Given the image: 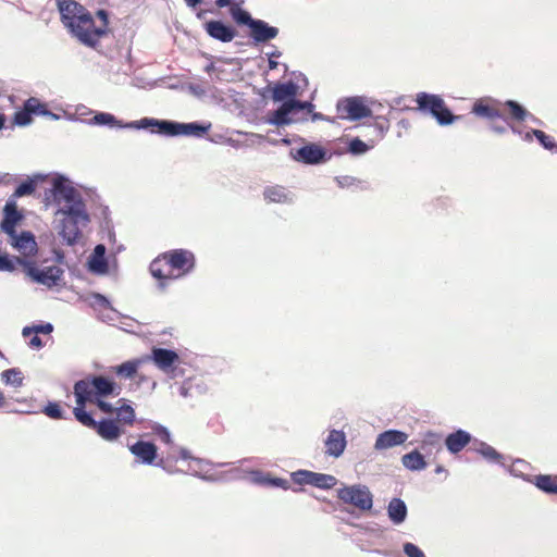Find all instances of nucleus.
Segmentation results:
<instances>
[{
	"mask_svg": "<svg viewBox=\"0 0 557 557\" xmlns=\"http://www.w3.org/2000/svg\"><path fill=\"white\" fill-rule=\"evenodd\" d=\"M75 408L85 409L88 403L94 404L103 413H112L113 405L106 401L109 396H119L121 387L112 379L104 375H88L75 382L73 387Z\"/></svg>",
	"mask_w": 557,
	"mask_h": 557,
	"instance_id": "1",
	"label": "nucleus"
},
{
	"mask_svg": "<svg viewBox=\"0 0 557 557\" xmlns=\"http://www.w3.org/2000/svg\"><path fill=\"white\" fill-rule=\"evenodd\" d=\"M90 218L87 209H70L54 212V230L69 246H74L82 236V228L87 226Z\"/></svg>",
	"mask_w": 557,
	"mask_h": 557,
	"instance_id": "2",
	"label": "nucleus"
},
{
	"mask_svg": "<svg viewBox=\"0 0 557 557\" xmlns=\"http://www.w3.org/2000/svg\"><path fill=\"white\" fill-rule=\"evenodd\" d=\"M230 14L236 24L249 28V36L256 45L268 42L278 35L277 27L271 26L263 20L253 18L251 14L239 4L232 5Z\"/></svg>",
	"mask_w": 557,
	"mask_h": 557,
	"instance_id": "3",
	"label": "nucleus"
},
{
	"mask_svg": "<svg viewBox=\"0 0 557 557\" xmlns=\"http://www.w3.org/2000/svg\"><path fill=\"white\" fill-rule=\"evenodd\" d=\"M147 125V129L154 127L156 132L163 136L175 137V136H188V137H197L200 138L205 134L209 132L211 128V123H199V122H190V123H181L171 120H158L153 117H148V121L145 123Z\"/></svg>",
	"mask_w": 557,
	"mask_h": 557,
	"instance_id": "4",
	"label": "nucleus"
},
{
	"mask_svg": "<svg viewBox=\"0 0 557 557\" xmlns=\"http://www.w3.org/2000/svg\"><path fill=\"white\" fill-rule=\"evenodd\" d=\"M50 194L53 202L58 206L55 212L86 208L81 193L63 175H58L52 180Z\"/></svg>",
	"mask_w": 557,
	"mask_h": 557,
	"instance_id": "5",
	"label": "nucleus"
},
{
	"mask_svg": "<svg viewBox=\"0 0 557 557\" xmlns=\"http://www.w3.org/2000/svg\"><path fill=\"white\" fill-rule=\"evenodd\" d=\"M73 414L81 424L95 430L96 433L107 442H115L124 433L122 426L119 425L115 419L103 418L97 421L92 418L91 413L81 408H74Z\"/></svg>",
	"mask_w": 557,
	"mask_h": 557,
	"instance_id": "6",
	"label": "nucleus"
},
{
	"mask_svg": "<svg viewBox=\"0 0 557 557\" xmlns=\"http://www.w3.org/2000/svg\"><path fill=\"white\" fill-rule=\"evenodd\" d=\"M337 497L359 510H370L373 506V495L369 487L361 484L345 486L337 491Z\"/></svg>",
	"mask_w": 557,
	"mask_h": 557,
	"instance_id": "7",
	"label": "nucleus"
},
{
	"mask_svg": "<svg viewBox=\"0 0 557 557\" xmlns=\"http://www.w3.org/2000/svg\"><path fill=\"white\" fill-rule=\"evenodd\" d=\"M24 269L25 273L32 278V281L48 288L58 286L64 274V270L58 265H50L38 269L28 261L24 262Z\"/></svg>",
	"mask_w": 557,
	"mask_h": 557,
	"instance_id": "8",
	"label": "nucleus"
},
{
	"mask_svg": "<svg viewBox=\"0 0 557 557\" xmlns=\"http://www.w3.org/2000/svg\"><path fill=\"white\" fill-rule=\"evenodd\" d=\"M296 79L302 83L300 86L298 83L293 81H287L284 83H277L274 85L272 89V100L274 102L282 103H292L296 100L297 96L300 94V89H304L308 86V78L302 73H294Z\"/></svg>",
	"mask_w": 557,
	"mask_h": 557,
	"instance_id": "9",
	"label": "nucleus"
},
{
	"mask_svg": "<svg viewBox=\"0 0 557 557\" xmlns=\"http://www.w3.org/2000/svg\"><path fill=\"white\" fill-rule=\"evenodd\" d=\"M63 24L70 28L78 22H90V13L74 0H57Z\"/></svg>",
	"mask_w": 557,
	"mask_h": 557,
	"instance_id": "10",
	"label": "nucleus"
},
{
	"mask_svg": "<svg viewBox=\"0 0 557 557\" xmlns=\"http://www.w3.org/2000/svg\"><path fill=\"white\" fill-rule=\"evenodd\" d=\"M290 476L296 484L312 485L322 490H330L337 483V479L334 475L309 470H297L292 472Z\"/></svg>",
	"mask_w": 557,
	"mask_h": 557,
	"instance_id": "11",
	"label": "nucleus"
},
{
	"mask_svg": "<svg viewBox=\"0 0 557 557\" xmlns=\"http://www.w3.org/2000/svg\"><path fill=\"white\" fill-rule=\"evenodd\" d=\"M129 451L136 457L137 461L143 465L152 466L158 457V447L152 442L137 441L129 446ZM157 467H161L169 473L173 471L168 469L164 465L163 459L156 463Z\"/></svg>",
	"mask_w": 557,
	"mask_h": 557,
	"instance_id": "12",
	"label": "nucleus"
},
{
	"mask_svg": "<svg viewBox=\"0 0 557 557\" xmlns=\"http://www.w3.org/2000/svg\"><path fill=\"white\" fill-rule=\"evenodd\" d=\"M290 154L297 162L309 165L321 164L329 160L325 149L314 143H308L298 149H293Z\"/></svg>",
	"mask_w": 557,
	"mask_h": 557,
	"instance_id": "13",
	"label": "nucleus"
},
{
	"mask_svg": "<svg viewBox=\"0 0 557 557\" xmlns=\"http://www.w3.org/2000/svg\"><path fill=\"white\" fill-rule=\"evenodd\" d=\"M147 121L148 117H143L139 121L125 123L117 120L112 113L97 112L87 123L89 125L108 126L110 128L147 129V125L145 124Z\"/></svg>",
	"mask_w": 557,
	"mask_h": 557,
	"instance_id": "14",
	"label": "nucleus"
},
{
	"mask_svg": "<svg viewBox=\"0 0 557 557\" xmlns=\"http://www.w3.org/2000/svg\"><path fill=\"white\" fill-rule=\"evenodd\" d=\"M71 33L84 45L95 47L99 39L106 34L104 27H96L92 16L90 22H78L74 27H70Z\"/></svg>",
	"mask_w": 557,
	"mask_h": 557,
	"instance_id": "15",
	"label": "nucleus"
},
{
	"mask_svg": "<svg viewBox=\"0 0 557 557\" xmlns=\"http://www.w3.org/2000/svg\"><path fill=\"white\" fill-rule=\"evenodd\" d=\"M337 110L345 112L350 121H359L372 114L362 97H348L337 102Z\"/></svg>",
	"mask_w": 557,
	"mask_h": 557,
	"instance_id": "16",
	"label": "nucleus"
},
{
	"mask_svg": "<svg viewBox=\"0 0 557 557\" xmlns=\"http://www.w3.org/2000/svg\"><path fill=\"white\" fill-rule=\"evenodd\" d=\"M162 259L174 270H182L177 277L191 272L195 268V255L186 249H174L162 255Z\"/></svg>",
	"mask_w": 557,
	"mask_h": 557,
	"instance_id": "17",
	"label": "nucleus"
},
{
	"mask_svg": "<svg viewBox=\"0 0 557 557\" xmlns=\"http://www.w3.org/2000/svg\"><path fill=\"white\" fill-rule=\"evenodd\" d=\"M150 359L162 372L175 375L174 371L176 370V364L180 362V356L175 350L153 347L151 349Z\"/></svg>",
	"mask_w": 557,
	"mask_h": 557,
	"instance_id": "18",
	"label": "nucleus"
},
{
	"mask_svg": "<svg viewBox=\"0 0 557 557\" xmlns=\"http://www.w3.org/2000/svg\"><path fill=\"white\" fill-rule=\"evenodd\" d=\"M22 219L23 214L18 211L16 201L8 199L3 208V219L0 223L1 230L10 236H15V227Z\"/></svg>",
	"mask_w": 557,
	"mask_h": 557,
	"instance_id": "19",
	"label": "nucleus"
},
{
	"mask_svg": "<svg viewBox=\"0 0 557 557\" xmlns=\"http://www.w3.org/2000/svg\"><path fill=\"white\" fill-rule=\"evenodd\" d=\"M324 454L329 457L339 458L347 446L346 434L342 430L332 429L324 440Z\"/></svg>",
	"mask_w": 557,
	"mask_h": 557,
	"instance_id": "20",
	"label": "nucleus"
},
{
	"mask_svg": "<svg viewBox=\"0 0 557 557\" xmlns=\"http://www.w3.org/2000/svg\"><path fill=\"white\" fill-rule=\"evenodd\" d=\"M203 27L211 38L221 42H231L236 36V30L220 20L208 21Z\"/></svg>",
	"mask_w": 557,
	"mask_h": 557,
	"instance_id": "21",
	"label": "nucleus"
},
{
	"mask_svg": "<svg viewBox=\"0 0 557 557\" xmlns=\"http://www.w3.org/2000/svg\"><path fill=\"white\" fill-rule=\"evenodd\" d=\"M407 440L408 434L406 432L391 429L376 436L374 449L379 451L389 449L403 445Z\"/></svg>",
	"mask_w": 557,
	"mask_h": 557,
	"instance_id": "22",
	"label": "nucleus"
},
{
	"mask_svg": "<svg viewBox=\"0 0 557 557\" xmlns=\"http://www.w3.org/2000/svg\"><path fill=\"white\" fill-rule=\"evenodd\" d=\"M491 103H498V101L493 98L478 99L473 103L471 112L474 115L486 120L505 119L502 112L497 108H494Z\"/></svg>",
	"mask_w": 557,
	"mask_h": 557,
	"instance_id": "23",
	"label": "nucleus"
},
{
	"mask_svg": "<svg viewBox=\"0 0 557 557\" xmlns=\"http://www.w3.org/2000/svg\"><path fill=\"white\" fill-rule=\"evenodd\" d=\"M88 270L97 275H104L108 273V261L106 258V246L98 244L88 258Z\"/></svg>",
	"mask_w": 557,
	"mask_h": 557,
	"instance_id": "24",
	"label": "nucleus"
},
{
	"mask_svg": "<svg viewBox=\"0 0 557 557\" xmlns=\"http://www.w3.org/2000/svg\"><path fill=\"white\" fill-rule=\"evenodd\" d=\"M416 102L419 111L430 113L434 117L436 112L442 108L444 100L438 95L422 91L417 94Z\"/></svg>",
	"mask_w": 557,
	"mask_h": 557,
	"instance_id": "25",
	"label": "nucleus"
},
{
	"mask_svg": "<svg viewBox=\"0 0 557 557\" xmlns=\"http://www.w3.org/2000/svg\"><path fill=\"white\" fill-rule=\"evenodd\" d=\"M293 109L289 103H282L275 111L267 117V123L277 127L290 125L296 122L293 119Z\"/></svg>",
	"mask_w": 557,
	"mask_h": 557,
	"instance_id": "26",
	"label": "nucleus"
},
{
	"mask_svg": "<svg viewBox=\"0 0 557 557\" xmlns=\"http://www.w3.org/2000/svg\"><path fill=\"white\" fill-rule=\"evenodd\" d=\"M470 442H471V434L461 429L448 434L445 438L446 448L451 454H458Z\"/></svg>",
	"mask_w": 557,
	"mask_h": 557,
	"instance_id": "27",
	"label": "nucleus"
},
{
	"mask_svg": "<svg viewBox=\"0 0 557 557\" xmlns=\"http://www.w3.org/2000/svg\"><path fill=\"white\" fill-rule=\"evenodd\" d=\"M263 197L267 202L273 203H292L294 201L293 193L280 185L265 187Z\"/></svg>",
	"mask_w": 557,
	"mask_h": 557,
	"instance_id": "28",
	"label": "nucleus"
},
{
	"mask_svg": "<svg viewBox=\"0 0 557 557\" xmlns=\"http://www.w3.org/2000/svg\"><path fill=\"white\" fill-rule=\"evenodd\" d=\"M113 408V412L116 413L115 421L120 426L133 425L136 419L135 410L125 398H119Z\"/></svg>",
	"mask_w": 557,
	"mask_h": 557,
	"instance_id": "29",
	"label": "nucleus"
},
{
	"mask_svg": "<svg viewBox=\"0 0 557 557\" xmlns=\"http://www.w3.org/2000/svg\"><path fill=\"white\" fill-rule=\"evenodd\" d=\"M407 515L408 508L403 499L394 497L389 500L387 505V516L395 525L405 522Z\"/></svg>",
	"mask_w": 557,
	"mask_h": 557,
	"instance_id": "30",
	"label": "nucleus"
},
{
	"mask_svg": "<svg viewBox=\"0 0 557 557\" xmlns=\"http://www.w3.org/2000/svg\"><path fill=\"white\" fill-rule=\"evenodd\" d=\"M403 466L410 471H421L426 468V461L418 450H412L401 457Z\"/></svg>",
	"mask_w": 557,
	"mask_h": 557,
	"instance_id": "31",
	"label": "nucleus"
},
{
	"mask_svg": "<svg viewBox=\"0 0 557 557\" xmlns=\"http://www.w3.org/2000/svg\"><path fill=\"white\" fill-rule=\"evenodd\" d=\"M252 475V481L260 485H269L272 487H280L283 490H288L290 487L289 482L286 479L272 478L270 475L263 474L261 471H253Z\"/></svg>",
	"mask_w": 557,
	"mask_h": 557,
	"instance_id": "32",
	"label": "nucleus"
},
{
	"mask_svg": "<svg viewBox=\"0 0 557 557\" xmlns=\"http://www.w3.org/2000/svg\"><path fill=\"white\" fill-rule=\"evenodd\" d=\"M486 461L491 463L503 465L504 456L498 453L494 447L484 443L478 442V446L474 448Z\"/></svg>",
	"mask_w": 557,
	"mask_h": 557,
	"instance_id": "33",
	"label": "nucleus"
},
{
	"mask_svg": "<svg viewBox=\"0 0 557 557\" xmlns=\"http://www.w3.org/2000/svg\"><path fill=\"white\" fill-rule=\"evenodd\" d=\"M532 482L544 493L557 495V476L553 478L548 474H540L534 476Z\"/></svg>",
	"mask_w": 557,
	"mask_h": 557,
	"instance_id": "34",
	"label": "nucleus"
},
{
	"mask_svg": "<svg viewBox=\"0 0 557 557\" xmlns=\"http://www.w3.org/2000/svg\"><path fill=\"white\" fill-rule=\"evenodd\" d=\"M139 363V360H129L116 366L114 371L121 377L132 379L136 374Z\"/></svg>",
	"mask_w": 557,
	"mask_h": 557,
	"instance_id": "35",
	"label": "nucleus"
},
{
	"mask_svg": "<svg viewBox=\"0 0 557 557\" xmlns=\"http://www.w3.org/2000/svg\"><path fill=\"white\" fill-rule=\"evenodd\" d=\"M23 379L24 377H23L21 370L16 369V368L4 370L1 373L2 382L5 383L7 385H11L14 387L22 386Z\"/></svg>",
	"mask_w": 557,
	"mask_h": 557,
	"instance_id": "36",
	"label": "nucleus"
},
{
	"mask_svg": "<svg viewBox=\"0 0 557 557\" xmlns=\"http://www.w3.org/2000/svg\"><path fill=\"white\" fill-rule=\"evenodd\" d=\"M14 246L24 251H30L35 248V237L30 232H22L18 236H15Z\"/></svg>",
	"mask_w": 557,
	"mask_h": 557,
	"instance_id": "37",
	"label": "nucleus"
},
{
	"mask_svg": "<svg viewBox=\"0 0 557 557\" xmlns=\"http://www.w3.org/2000/svg\"><path fill=\"white\" fill-rule=\"evenodd\" d=\"M434 119L440 125L446 126L453 124L455 121L461 119L460 115H454L453 112L447 108L445 101L442 108L436 112Z\"/></svg>",
	"mask_w": 557,
	"mask_h": 557,
	"instance_id": "38",
	"label": "nucleus"
},
{
	"mask_svg": "<svg viewBox=\"0 0 557 557\" xmlns=\"http://www.w3.org/2000/svg\"><path fill=\"white\" fill-rule=\"evenodd\" d=\"M513 120L524 121L528 116H532L519 102L515 100H507L504 103Z\"/></svg>",
	"mask_w": 557,
	"mask_h": 557,
	"instance_id": "39",
	"label": "nucleus"
},
{
	"mask_svg": "<svg viewBox=\"0 0 557 557\" xmlns=\"http://www.w3.org/2000/svg\"><path fill=\"white\" fill-rule=\"evenodd\" d=\"M161 260H163L162 256L152 260V262L150 263V267H149V271L154 278L160 281L159 287L161 289H164L166 286L165 281L169 280L170 277L163 274L162 269H161Z\"/></svg>",
	"mask_w": 557,
	"mask_h": 557,
	"instance_id": "40",
	"label": "nucleus"
},
{
	"mask_svg": "<svg viewBox=\"0 0 557 557\" xmlns=\"http://www.w3.org/2000/svg\"><path fill=\"white\" fill-rule=\"evenodd\" d=\"M36 189V183L32 178H27L26 181L22 182L14 190L12 197L10 199L21 198L24 196L32 195Z\"/></svg>",
	"mask_w": 557,
	"mask_h": 557,
	"instance_id": "41",
	"label": "nucleus"
},
{
	"mask_svg": "<svg viewBox=\"0 0 557 557\" xmlns=\"http://www.w3.org/2000/svg\"><path fill=\"white\" fill-rule=\"evenodd\" d=\"M370 146L361 140L359 137H355L348 143V152L352 156H362L370 150Z\"/></svg>",
	"mask_w": 557,
	"mask_h": 557,
	"instance_id": "42",
	"label": "nucleus"
},
{
	"mask_svg": "<svg viewBox=\"0 0 557 557\" xmlns=\"http://www.w3.org/2000/svg\"><path fill=\"white\" fill-rule=\"evenodd\" d=\"M25 108L32 113L36 115L47 114L46 106L37 98L30 97L24 102Z\"/></svg>",
	"mask_w": 557,
	"mask_h": 557,
	"instance_id": "43",
	"label": "nucleus"
},
{
	"mask_svg": "<svg viewBox=\"0 0 557 557\" xmlns=\"http://www.w3.org/2000/svg\"><path fill=\"white\" fill-rule=\"evenodd\" d=\"M14 124L17 126H27L33 122V114L23 106V108L15 112Z\"/></svg>",
	"mask_w": 557,
	"mask_h": 557,
	"instance_id": "44",
	"label": "nucleus"
},
{
	"mask_svg": "<svg viewBox=\"0 0 557 557\" xmlns=\"http://www.w3.org/2000/svg\"><path fill=\"white\" fill-rule=\"evenodd\" d=\"M44 413L48 416L51 419H62L63 418V410L61 409L60 405L54 401H49L45 408L42 409Z\"/></svg>",
	"mask_w": 557,
	"mask_h": 557,
	"instance_id": "45",
	"label": "nucleus"
},
{
	"mask_svg": "<svg viewBox=\"0 0 557 557\" xmlns=\"http://www.w3.org/2000/svg\"><path fill=\"white\" fill-rule=\"evenodd\" d=\"M90 306L91 307H96V306H100V307H103V308H108V309H111L112 311H115L112 306H111V302L110 300L102 294H99V293H92L90 295Z\"/></svg>",
	"mask_w": 557,
	"mask_h": 557,
	"instance_id": "46",
	"label": "nucleus"
},
{
	"mask_svg": "<svg viewBox=\"0 0 557 557\" xmlns=\"http://www.w3.org/2000/svg\"><path fill=\"white\" fill-rule=\"evenodd\" d=\"M534 137L540 144L547 150H552L555 147V143L550 136L546 135L543 131L533 129Z\"/></svg>",
	"mask_w": 557,
	"mask_h": 557,
	"instance_id": "47",
	"label": "nucleus"
},
{
	"mask_svg": "<svg viewBox=\"0 0 557 557\" xmlns=\"http://www.w3.org/2000/svg\"><path fill=\"white\" fill-rule=\"evenodd\" d=\"M403 550L407 557H426L419 546L410 542L404 543Z\"/></svg>",
	"mask_w": 557,
	"mask_h": 557,
	"instance_id": "48",
	"label": "nucleus"
},
{
	"mask_svg": "<svg viewBox=\"0 0 557 557\" xmlns=\"http://www.w3.org/2000/svg\"><path fill=\"white\" fill-rule=\"evenodd\" d=\"M289 104H290L294 113H297L299 111H307L308 113H311L312 110L314 109V106H313L312 102H310V101H300L297 98H296L295 101H293Z\"/></svg>",
	"mask_w": 557,
	"mask_h": 557,
	"instance_id": "49",
	"label": "nucleus"
},
{
	"mask_svg": "<svg viewBox=\"0 0 557 557\" xmlns=\"http://www.w3.org/2000/svg\"><path fill=\"white\" fill-rule=\"evenodd\" d=\"M153 430L163 443L170 444L172 442L171 433L165 426L158 424Z\"/></svg>",
	"mask_w": 557,
	"mask_h": 557,
	"instance_id": "50",
	"label": "nucleus"
},
{
	"mask_svg": "<svg viewBox=\"0 0 557 557\" xmlns=\"http://www.w3.org/2000/svg\"><path fill=\"white\" fill-rule=\"evenodd\" d=\"M15 269L14 262L7 253H0V271H13Z\"/></svg>",
	"mask_w": 557,
	"mask_h": 557,
	"instance_id": "51",
	"label": "nucleus"
},
{
	"mask_svg": "<svg viewBox=\"0 0 557 557\" xmlns=\"http://www.w3.org/2000/svg\"><path fill=\"white\" fill-rule=\"evenodd\" d=\"M335 181L341 188H347L355 184L356 178L352 176H349V175H345V176H337L335 178Z\"/></svg>",
	"mask_w": 557,
	"mask_h": 557,
	"instance_id": "52",
	"label": "nucleus"
},
{
	"mask_svg": "<svg viewBox=\"0 0 557 557\" xmlns=\"http://www.w3.org/2000/svg\"><path fill=\"white\" fill-rule=\"evenodd\" d=\"M35 334H50L53 331V325L49 322L34 325Z\"/></svg>",
	"mask_w": 557,
	"mask_h": 557,
	"instance_id": "53",
	"label": "nucleus"
},
{
	"mask_svg": "<svg viewBox=\"0 0 557 557\" xmlns=\"http://www.w3.org/2000/svg\"><path fill=\"white\" fill-rule=\"evenodd\" d=\"M187 88L190 94L198 98L205 97L207 94L206 89L199 84H189Z\"/></svg>",
	"mask_w": 557,
	"mask_h": 557,
	"instance_id": "54",
	"label": "nucleus"
},
{
	"mask_svg": "<svg viewBox=\"0 0 557 557\" xmlns=\"http://www.w3.org/2000/svg\"><path fill=\"white\" fill-rule=\"evenodd\" d=\"M97 17L102 22V26L101 27H104V29L107 30V26H108V23H109V14L106 10H98L97 11Z\"/></svg>",
	"mask_w": 557,
	"mask_h": 557,
	"instance_id": "55",
	"label": "nucleus"
},
{
	"mask_svg": "<svg viewBox=\"0 0 557 557\" xmlns=\"http://www.w3.org/2000/svg\"><path fill=\"white\" fill-rule=\"evenodd\" d=\"M180 457H181L182 459H184V460H189V459H190V460H195V461H197L198 463H201V462H202V460H201V459L194 458V457L190 455L189 450H188V449H186V448H181V449H180Z\"/></svg>",
	"mask_w": 557,
	"mask_h": 557,
	"instance_id": "56",
	"label": "nucleus"
},
{
	"mask_svg": "<svg viewBox=\"0 0 557 557\" xmlns=\"http://www.w3.org/2000/svg\"><path fill=\"white\" fill-rule=\"evenodd\" d=\"M238 4L236 0H215V5L220 9Z\"/></svg>",
	"mask_w": 557,
	"mask_h": 557,
	"instance_id": "57",
	"label": "nucleus"
},
{
	"mask_svg": "<svg viewBox=\"0 0 557 557\" xmlns=\"http://www.w3.org/2000/svg\"><path fill=\"white\" fill-rule=\"evenodd\" d=\"M29 345H30L32 347H35V348H41V347L44 346V343H42L41 338H40L37 334H35V335L30 338V341H29Z\"/></svg>",
	"mask_w": 557,
	"mask_h": 557,
	"instance_id": "58",
	"label": "nucleus"
},
{
	"mask_svg": "<svg viewBox=\"0 0 557 557\" xmlns=\"http://www.w3.org/2000/svg\"><path fill=\"white\" fill-rule=\"evenodd\" d=\"M53 253H54V260H55L57 263H59V264L64 263L65 255H64V252L62 250L54 249Z\"/></svg>",
	"mask_w": 557,
	"mask_h": 557,
	"instance_id": "59",
	"label": "nucleus"
},
{
	"mask_svg": "<svg viewBox=\"0 0 557 557\" xmlns=\"http://www.w3.org/2000/svg\"><path fill=\"white\" fill-rule=\"evenodd\" d=\"M490 128H491V131H493L496 134H505L507 132V128L505 126L497 125L494 123L490 125Z\"/></svg>",
	"mask_w": 557,
	"mask_h": 557,
	"instance_id": "60",
	"label": "nucleus"
},
{
	"mask_svg": "<svg viewBox=\"0 0 557 557\" xmlns=\"http://www.w3.org/2000/svg\"><path fill=\"white\" fill-rule=\"evenodd\" d=\"M178 392L182 397H188L189 396V386L187 385V383H183L181 385Z\"/></svg>",
	"mask_w": 557,
	"mask_h": 557,
	"instance_id": "61",
	"label": "nucleus"
},
{
	"mask_svg": "<svg viewBox=\"0 0 557 557\" xmlns=\"http://www.w3.org/2000/svg\"><path fill=\"white\" fill-rule=\"evenodd\" d=\"M34 325L33 326H25L23 330H22V335L24 337H28L30 334L35 333L34 331Z\"/></svg>",
	"mask_w": 557,
	"mask_h": 557,
	"instance_id": "62",
	"label": "nucleus"
},
{
	"mask_svg": "<svg viewBox=\"0 0 557 557\" xmlns=\"http://www.w3.org/2000/svg\"><path fill=\"white\" fill-rule=\"evenodd\" d=\"M311 120L313 122L322 121V120H325V116L322 113H320V112H313L312 115H311Z\"/></svg>",
	"mask_w": 557,
	"mask_h": 557,
	"instance_id": "63",
	"label": "nucleus"
},
{
	"mask_svg": "<svg viewBox=\"0 0 557 557\" xmlns=\"http://www.w3.org/2000/svg\"><path fill=\"white\" fill-rule=\"evenodd\" d=\"M533 137H534L533 129L522 134V138L525 141H532Z\"/></svg>",
	"mask_w": 557,
	"mask_h": 557,
	"instance_id": "64",
	"label": "nucleus"
}]
</instances>
